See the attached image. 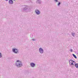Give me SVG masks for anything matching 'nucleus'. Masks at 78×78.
Listing matches in <instances>:
<instances>
[{
  "instance_id": "14",
  "label": "nucleus",
  "mask_w": 78,
  "mask_h": 78,
  "mask_svg": "<svg viewBox=\"0 0 78 78\" xmlns=\"http://www.w3.org/2000/svg\"><path fill=\"white\" fill-rule=\"evenodd\" d=\"M30 37L32 38L33 37V34H31L30 35Z\"/></svg>"
},
{
  "instance_id": "10",
  "label": "nucleus",
  "mask_w": 78,
  "mask_h": 78,
  "mask_svg": "<svg viewBox=\"0 0 78 78\" xmlns=\"http://www.w3.org/2000/svg\"><path fill=\"white\" fill-rule=\"evenodd\" d=\"M75 66L76 69H78V63H75Z\"/></svg>"
},
{
  "instance_id": "2",
  "label": "nucleus",
  "mask_w": 78,
  "mask_h": 78,
  "mask_svg": "<svg viewBox=\"0 0 78 78\" xmlns=\"http://www.w3.org/2000/svg\"><path fill=\"white\" fill-rule=\"evenodd\" d=\"M30 9V7L26 5L24 8L21 9V11L22 12H27Z\"/></svg>"
},
{
  "instance_id": "4",
  "label": "nucleus",
  "mask_w": 78,
  "mask_h": 78,
  "mask_svg": "<svg viewBox=\"0 0 78 78\" xmlns=\"http://www.w3.org/2000/svg\"><path fill=\"white\" fill-rule=\"evenodd\" d=\"M39 52L41 54H43L44 53V50L42 48H40L39 49Z\"/></svg>"
},
{
  "instance_id": "18",
  "label": "nucleus",
  "mask_w": 78,
  "mask_h": 78,
  "mask_svg": "<svg viewBox=\"0 0 78 78\" xmlns=\"http://www.w3.org/2000/svg\"><path fill=\"white\" fill-rule=\"evenodd\" d=\"M32 41H35V39H34L32 38Z\"/></svg>"
},
{
  "instance_id": "6",
  "label": "nucleus",
  "mask_w": 78,
  "mask_h": 78,
  "mask_svg": "<svg viewBox=\"0 0 78 78\" xmlns=\"http://www.w3.org/2000/svg\"><path fill=\"white\" fill-rule=\"evenodd\" d=\"M35 12L36 14L37 15H39L40 14V11L38 10L37 9H36L35 10Z\"/></svg>"
},
{
  "instance_id": "15",
  "label": "nucleus",
  "mask_w": 78,
  "mask_h": 78,
  "mask_svg": "<svg viewBox=\"0 0 78 78\" xmlns=\"http://www.w3.org/2000/svg\"><path fill=\"white\" fill-rule=\"evenodd\" d=\"M69 51H71V52H72L73 51V49H69Z\"/></svg>"
},
{
  "instance_id": "13",
  "label": "nucleus",
  "mask_w": 78,
  "mask_h": 78,
  "mask_svg": "<svg viewBox=\"0 0 78 78\" xmlns=\"http://www.w3.org/2000/svg\"><path fill=\"white\" fill-rule=\"evenodd\" d=\"M60 5H61V2H58V3L57 5L58 6H60Z\"/></svg>"
},
{
  "instance_id": "11",
  "label": "nucleus",
  "mask_w": 78,
  "mask_h": 78,
  "mask_svg": "<svg viewBox=\"0 0 78 78\" xmlns=\"http://www.w3.org/2000/svg\"><path fill=\"white\" fill-rule=\"evenodd\" d=\"M73 56L74 57V58H75L76 59V58H77L76 56V55H75V54H73Z\"/></svg>"
},
{
  "instance_id": "9",
  "label": "nucleus",
  "mask_w": 78,
  "mask_h": 78,
  "mask_svg": "<svg viewBox=\"0 0 78 78\" xmlns=\"http://www.w3.org/2000/svg\"><path fill=\"white\" fill-rule=\"evenodd\" d=\"M36 3L38 4H41L42 3V1L41 0H37L36 1Z\"/></svg>"
},
{
  "instance_id": "19",
  "label": "nucleus",
  "mask_w": 78,
  "mask_h": 78,
  "mask_svg": "<svg viewBox=\"0 0 78 78\" xmlns=\"http://www.w3.org/2000/svg\"><path fill=\"white\" fill-rule=\"evenodd\" d=\"M5 1H8L9 0H5Z\"/></svg>"
},
{
  "instance_id": "3",
  "label": "nucleus",
  "mask_w": 78,
  "mask_h": 78,
  "mask_svg": "<svg viewBox=\"0 0 78 78\" xmlns=\"http://www.w3.org/2000/svg\"><path fill=\"white\" fill-rule=\"evenodd\" d=\"M12 51L13 53H16V54H17L19 53V51L16 48H14L12 49Z\"/></svg>"
},
{
  "instance_id": "7",
  "label": "nucleus",
  "mask_w": 78,
  "mask_h": 78,
  "mask_svg": "<svg viewBox=\"0 0 78 78\" xmlns=\"http://www.w3.org/2000/svg\"><path fill=\"white\" fill-rule=\"evenodd\" d=\"M35 64L33 62L31 63L30 64V66L32 67H34L35 66Z\"/></svg>"
},
{
  "instance_id": "12",
  "label": "nucleus",
  "mask_w": 78,
  "mask_h": 78,
  "mask_svg": "<svg viewBox=\"0 0 78 78\" xmlns=\"http://www.w3.org/2000/svg\"><path fill=\"white\" fill-rule=\"evenodd\" d=\"M71 34H72V36L73 37H74V36H75V33L73 34V33H72Z\"/></svg>"
},
{
  "instance_id": "20",
  "label": "nucleus",
  "mask_w": 78,
  "mask_h": 78,
  "mask_svg": "<svg viewBox=\"0 0 78 78\" xmlns=\"http://www.w3.org/2000/svg\"><path fill=\"white\" fill-rule=\"evenodd\" d=\"M14 1H15V0H13Z\"/></svg>"
},
{
  "instance_id": "8",
  "label": "nucleus",
  "mask_w": 78,
  "mask_h": 78,
  "mask_svg": "<svg viewBox=\"0 0 78 78\" xmlns=\"http://www.w3.org/2000/svg\"><path fill=\"white\" fill-rule=\"evenodd\" d=\"M13 3H14V2L12 0H9V4H10V5H12V4H13Z\"/></svg>"
},
{
  "instance_id": "1",
  "label": "nucleus",
  "mask_w": 78,
  "mask_h": 78,
  "mask_svg": "<svg viewBox=\"0 0 78 78\" xmlns=\"http://www.w3.org/2000/svg\"><path fill=\"white\" fill-rule=\"evenodd\" d=\"M15 66L18 68L21 67L23 65H22V63L20 61L17 60L16 62Z\"/></svg>"
},
{
  "instance_id": "16",
  "label": "nucleus",
  "mask_w": 78,
  "mask_h": 78,
  "mask_svg": "<svg viewBox=\"0 0 78 78\" xmlns=\"http://www.w3.org/2000/svg\"><path fill=\"white\" fill-rule=\"evenodd\" d=\"M2 53H1L0 52V58H2Z\"/></svg>"
},
{
  "instance_id": "17",
  "label": "nucleus",
  "mask_w": 78,
  "mask_h": 78,
  "mask_svg": "<svg viewBox=\"0 0 78 78\" xmlns=\"http://www.w3.org/2000/svg\"><path fill=\"white\" fill-rule=\"evenodd\" d=\"M55 2H58V0H54Z\"/></svg>"
},
{
  "instance_id": "5",
  "label": "nucleus",
  "mask_w": 78,
  "mask_h": 78,
  "mask_svg": "<svg viewBox=\"0 0 78 78\" xmlns=\"http://www.w3.org/2000/svg\"><path fill=\"white\" fill-rule=\"evenodd\" d=\"M69 65H74V64H73V62H74L75 63V62L72 60H70L69 61Z\"/></svg>"
}]
</instances>
